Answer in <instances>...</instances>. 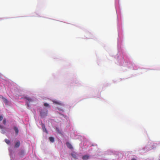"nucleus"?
I'll use <instances>...</instances> for the list:
<instances>
[{
	"instance_id": "obj_1",
	"label": "nucleus",
	"mask_w": 160,
	"mask_h": 160,
	"mask_svg": "<svg viewBox=\"0 0 160 160\" xmlns=\"http://www.w3.org/2000/svg\"><path fill=\"white\" fill-rule=\"evenodd\" d=\"M24 98L28 101V102H26V104L27 105L28 107H29V103H30L31 102H32L33 101V100L31 99L28 97H25Z\"/></svg>"
},
{
	"instance_id": "obj_2",
	"label": "nucleus",
	"mask_w": 160,
	"mask_h": 160,
	"mask_svg": "<svg viewBox=\"0 0 160 160\" xmlns=\"http://www.w3.org/2000/svg\"><path fill=\"white\" fill-rule=\"evenodd\" d=\"M48 114V111L47 110L45 112L42 111H41L40 112V115L41 117H43L45 116H47Z\"/></svg>"
},
{
	"instance_id": "obj_3",
	"label": "nucleus",
	"mask_w": 160,
	"mask_h": 160,
	"mask_svg": "<svg viewBox=\"0 0 160 160\" xmlns=\"http://www.w3.org/2000/svg\"><path fill=\"white\" fill-rule=\"evenodd\" d=\"M41 125L42 126L43 131L46 132L47 133H48V132L45 128L44 124L42 122Z\"/></svg>"
},
{
	"instance_id": "obj_4",
	"label": "nucleus",
	"mask_w": 160,
	"mask_h": 160,
	"mask_svg": "<svg viewBox=\"0 0 160 160\" xmlns=\"http://www.w3.org/2000/svg\"><path fill=\"white\" fill-rule=\"evenodd\" d=\"M20 144V141H18L17 142H16L15 144L14 147L16 148H18Z\"/></svg>"
},
{
	"instance_id": "obj_5",
	"label": "nucleus",
	"mask_w": 160,
	"mask_h": 160,
	"mask_svg": "<svg viewBox=\"0 0 160 160\" xmlns=\"http://www.w3.org/2000/svg\"><path fill=\"white\" fill-rule=\"evenodd\" d=\"M66 144L67 147L68 148H69L70 149H72V148H72V145L69 142H66Z\"/></svg>"
},
{
	"instance_id": "obj_6",
	"label": "nucleus",
	"mask_w": 160,
	"mask_h": 160,
	"mask_svg": "<svg viewBox=\"0 0 160 160\" xmlns=\"http://www.w3.org/2000/svg\"><path fill=\"white\" fill-rule=\"evenodd\" d=\"M89 158V156L87 155H85L82 157V159L83 160H87Z\"/></svg>"
},
{
	"instance_id": "obj_7",
	"label": "nucleus",
	"mask_w": 160,
	"mask_h": 160,
	"mask_svg": "<svg viewBox=\"0 0 160 160\" xmlns=\"http://www.w3.org/2000/svg\"><path fill=\"white\" fill-rule=\"evenodd\" d=\"M14 130L15 131L16 134L17 135L18 133V128L16 127H14Z\"/></svg>"
},
{
	"instance_id": "obj_8",
	"label": "nucleus",
	"mask_w": 160,
	"mask_h": 160,
	"mask_svg": "<svg viewBox=\"0 0 160 160\" xmlns=\"http://www.w3.org/2000/svg\"><path fill=\"white\" fill-rule=\"evenodd\" d=\"M49 140L50 141L52 142H53L54 141V138L52 137H50L49 138Z\"/></svg>"
},
{
	"instance_id": "obj_9",
	"label": "nucleus",
	"mask_w": 160,
	"mask_h": 160,
	"mask_svg": "<svg viewBox=\"0 0 160 160\" xmlns=\"http://www.w3.org/2000/svg\"><path fill=\"white\" fill-rule=\"evenodd\" d=\"M53 103H54L55 104H58L60 105H61V103H60L58 101H53Z\"/></svg>"
},
{
	"instance_id": "obj_10",
	"label": "nucleus",
	"mask_w": 160,
	"mask_h": 160,
	"mask_svg": "<svg viewBox=\"0 0 160 160\" xmlns=\"http://www.w3.org/2000/svg\"><path fill=\"white\" fill-rule=\"evenodd\" d=\"M72 156L74 158H76L77 156H76V154L75 153H72Z\"/></svg>"
},
{
	"instance_id": "obj_11",
	"label": "nucleus",
	"mask_w": 160,
	"mask_h": 160,
	"mask_svg": "<svg viewBox=\"0 0 160 160\" xmlns=\"http://www.w3.org/2000/svg\"><path fill=\"white\" fill-rule=\"evenodd\" d=\"M5 142L7 144H9L10 143V142L9 140L8 139H5Z\"/></svg>"
},
{
	"instance_id": "obj_12",
	"label": "nucleus",
	"mask_w": 160,
	"mask_h": 160,
	"mask_svg": "<svg viewBox=\"0 0 160 160\" xmlns=\"http://www.w3.org/2000/svg\"><path fill=\"white\" fill-rule=\"evenodd\" d=\"M24 152L23 150L21 151L20 152V155L21 156H23L24 154Z\"/></svg>"
},
{
	"instance_id": "obj_13",
	"label": "nucleus",
	"mask_w": 160,
	"mask_h": 160,
	"mask_svg": "<svg viewBox=\"0 0 160 160\" xmlns=\"http://www.w3.org/2000/svg\"><path fill=\"white\" fill-rule=\"evenodd\" d=\"M3 101L5 103H8V100L6 99L5 98H3Z\"/></svg>"
},
{
	"instance_id": "obj_14",
	"label": "nucleus",
	"mask_w": 160,
	"mask_h": 160,
	"mask_svg": "<svg viewBox=\"0 0 160 160\" xmlns=\"http://www.w3.org/2000/svg\"><path fill=\"white\" fill-rule=\"evenodd\" d=\"M3 123L4 125H6V120L4 119L3 121Z\"/></svg>"
},
{
	"instance_id": "obj_15",
	"label": "nucleus",
	"mask_w": 160,
	"mask_h": 160,
	"mask_svg": "<svg viewBox=\"0 0 160 160\" xmlns=\"http://www.w3.org/2000/svg\"><path fill=\"white\" fill-rule=\"evenodd\" d=\"M44 106L45 107H50V106H49V105L47 103H44Z\"/></svg>"
},
{
	"instance_id": "obj_16",
	"label": "nucleus",
	"mask_w": 160,
	"mask_h": 160,
	"mask_svg": "<svg viewBox=\"0 0 160 160\" xmlns=\"http://www.w3.org/2000/svg\"><path fill=\"white\" fill-rule=\"evenodd\" d=\"M3 119V117L2 116H0V121H2Z\"/></svg>"
},
{
	"instance_id": "obj_17",
	"label": "nucleus",
	"mask_w": 160,
	"mask_h": 160,
	"mask_svg": "<svg viewBox=\"0 0 160 160\" xmlns=\"http://www.w3.org/2000/svg\"><path fill=\"white\" fill-rule=\"evenodd\" d=\"M0 128L2 129L3 128V126L0 125Z\"/></svg>"
},
{
	"instance_id": "obj_18",
	"label": "nucleus",
	"mask_w": 160,
	"mask_h": 160,
	"mask_svg": "<svg viewBox=\"0 0 160 160\" xmlns=\"http://www.w3.org/2000/svg\"><path fill=\"white\" fill-rule=\"evenodd\" d=\"M56 130H57L58 132H59V129H58V128H56Z\"/></svg>"
},
{
	"instance_id": "obj_19",
	"label": "nucleus",
	"mask_w": 160,
	"mask_h": 160,
	"mask_svg": "<svg viewBox=\"0 0 160 160\" xmlns=\"http://www.w3.org/2000/svg\"><path fill=\"white\" fill-rule=\"evenodd\" d=\"M131 160H137L135 158H133Z\"/></svg>"
},
{
	"instance_id": "obj_20",
	"label": "nucleus",
	"mask_w": 160,
	"mask_h": 160,
	"mask_svg": "<svg viewBox=\"0 0 160 160\" xmlns=\"http://www.w3.org/2000/svg\"><path fill=\"white\" fill-rule=\"evenodd\" d=\"M159 160H160V159Z\"/></svg>"
}]
</instances>
